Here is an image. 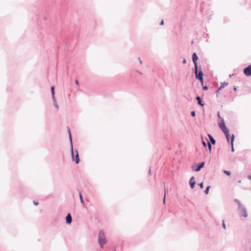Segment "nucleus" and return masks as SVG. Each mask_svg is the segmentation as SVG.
I'll list each match as a JSON object with an SVG mask.
<instances>
[{"mask_svg": "<svg viewBox=\"0 0 251 251\" xmlns=\"http://www.w3.org/2000/svg\"><path fill=\"white\" fill-rule=\"evenodd\" d=\"M183 64L186 63V59H183Z\"/></svg>", "mask_w": 251, "mask_h": 251, "instance_id": "473e14b6", "label": "nucleus"}, {"mask_svg": "<svg viewBox=\"0 0 251 251\" xmlns=\"http://www.w3.org/2000/svg\"><path fill=\"white\" fill-rule=\"evenodd\" d=\"M68 131L69 135V140L71 144V155L73 158V160H74V151H73V143H72V139L71 136V133L70 132V128L68 127Z\"/></svg>", "mask_w": 251, "mask_h": 251, "instance_id": "423d86ee", "label": "nucleus"}, {"mask_svg": "<svg viewBox=\"0 0 251 251\" xmlns=\"http://www.w3.org/2000/svg\"><path fill=\"white\" fill-rule=\"evenodd\" d=\"M202 145H203V146L204 147H206V143L205 141L202 140Z\"/></svg>", "mask_w": 251, "mask_h": 251, "instance_id": "a878e982", "label": "nucleus"}, {"mask_svg": "<svg viewBox=\"0 0 251 251\" xmlns=\"http://www.w3.org/2000/svg\"><path fill=\"white\" fill-rule=\"evenodd\" d=\"M234 141V135L232 134L230 139V144L231 146V151L234 152V145L233 143Z\"/></svg>", "mask_w": 251, "mask_h": 251, "instance_id": "f8f14e48", "label": "nucleus"}, {"mask_svg": "<svg viewBox=\"0 0 251 251\" xmlns=\"http://www.w3.org/2000/svg\"><path fill=\"white\" fill-rule=\"evenodd\" d=\"M79 198H80V200L81 203L83 204L84 203V201H83V200L82 199V196L81 192H79Z\"/></svg>", "mask_w": 251, "mask_h": 251, "instance_id": "6ab92c4d", "label": "nucleus"}, {"mask_svg": "<svg viewBox=\"0 0 251 251\" xmlns=\"http://www.w3.org/2000/svg\"><path fill=\"white\" fill-rule=\"evenodd\" d=\"M248 178L251 180V176H248Z\"/></svg>", "mask_w": 251, "mask_h": 251, "instance_id": "f704fd0d", "label": "nucleus"}, {"mask_svg": "<svg viewBox=\"0 0 251 251\" xmlns=\"http://www.w3.org/2000/svg\"><path fill=\"white\" fill-rule=\"evenodd\" d=\"M72 221V216L70 213H68L66 217V222L67 224H71Z\"/></svg>", "mask_w": 251, "mask_h": 251, "instance_id": "9b49d317", "label": "nucleus"}, {"mask_svg": "<svg viewBox=\"0 0 251 251\" xmlns=\"http://www.w3.org/2000/svg\"><path fill=\"white\" fill-rule=\"evenodd\" d=\"M149 173L151 174V170L149 171Z\"/></svg>", "mask_w": 251, "mask_h": 251, "instance_id": "4c0bfd02", "label": "nucleus"}, {"mask_svg": "<svg viewBox=\"0 0 251 251\" xmlns=\"http://www.w3.org/2000/svg\"><path fill=\"white\" fill-rule=\"evenodd\" d=\"M50 90H51L52 99L53 102V105L57 109H58V105L56 101V100H55V99L54 97V86H51Z\"/></svg>", "mask_w": 251, "mask_h": 251, "instance_id": "39448f33", "label": "nucleus"}, {"mask_svg": "<svg viewBox=\"0 0 251 251\" xmlns=\"http://www.w3.org/2000/svg\"><path fill=\"white\" fill-rule=\"evenodd\" d=\"M198 57L196 52H194L192 54V60L194 64V69L197 70V67H198L197 60Z\"/></svg>", "mask_w": 251, "mask_h": 251, "instance_id": "0eeeda50", "label": "nucleus"}, {"mask_svg": "<svg viewBox=\"0 0 251 251\" xmlns=\"http://www.w3.org/2000/svg\"><path fill=\"white\" fill-rule=\"evenodd\" d=\"M244 73L247 76L251 75V65L244 69Z\"/></svg>", "mask_w": 251, "mask_h": 251, "instance_id": "1a4fd4ad", "label": "nucleus"}, {"mask_svg": "<svg viewBox=\"0 0 251 251\" xmlns=\"http://www.w3.org/2000/svg\"><path fill=\"white\" fill-rule=\"evenodd\" d=\"M200 187H201V188L202 189L203 188V182H201V183L199 184Z\"/></svg>", "mask_w": 251, "mask_h": 251, "instance_id": "393cba45", "label": "nucleus"}, {"mask_svg": "<svg viewBox=\"0 0 251 251\" xmlns=\"http://www.w3.org/2000/svg\"><path fill=\"white\" fill-rule=\"evenodd\" d=\"M228 85V83H226V82H224L223 83H221V86H224V87Z\"/></svg>", "mask_w": 251, "mask_h": 251, "instance_id": "5701e85b", "label": "nucleus"}, {"mask_svg": "<svg viewBox=\"0 0 251 251\" xmlns=\"http://www.w3.org/2000/svg\"><path fill=\"white\" fill-rule=\"evenodd\" d=\"M238 211L239 213L241 216H244V217H247V213L246 209L244 207L243 205L238 203Z\"/></svg>", "mask_w": 251, "mask_h": 251, "instance_id": "7ed1b4c3", "label": "nucleus"}, {"mask_svg": "<svg viewBox=\"0 0 251 251\" xmlns=\"http://www.w3.org/2000/svg\"><path fill=\"white\" fill-rule=\"evenodd\" d=\"M234 75V74L230 75H229V76H230V77H231V75Z\"/></svg>", "mask_w": 251, "mask_h": 251, "instance_id": "e433bc0d", "label": "nucleus"}, {"mask_svg": "<svg viewBox=\"0 0 251 251\" xmlns=\"http://www.w3.org/2000/svg\"><path fill=\"white\" fill-rule=\"evenodd\" d=\"M204 164H205L204 162H202L199 164V165H198V166L196 168H195V167L194 166H193L192 170L193 171L199 172L201 170V169L202 168H203L204 167Z\"/></svg>", "mask_w": 251, "mask_h": 251, "instance_id": "6e6552de", "label": "nucleus"}, {"mask_svg": "<svg viewBox=\"0 0 251 251\" xmlns=\"http://www.w3.org/2000/svg\"><path fill=\"white\" fill-rule=\"evenodd\" d=\"M222 226H223V227L224 229H226V224H225V221H224V220H223Z\"/></svg>", "mask_w": 251, "mask_h": 251, "instance_id": "b1692460", "label": "nucleus"}, {"mask_svg": "<svg viewBox=\"0 0 251 251\" xmlns=\"http://www.w3.org/2000/svg\"><path fill=\"white\" fill-rule=\"evenodd\" d=\"M164 187L165 188V186H164ZM165 197H166V190L165 189V196H164V200H163L164 203H165Z\"/></svg>", "mask_w": 251, "mask_h": 251, "instance_id": "c85d7f7f", "label": "nucleus"}, {"mask_svg": "<svg viewBox=\"0 0 251 251\" xmlns=\"http://www.w3.org/2000/svg\"><path fill=\"white\" fill-rule=\"evenodd\" d=\"M33 203H34V205H38V202H36V201H33Z\"/></svg>", "mask_w": 251, "mask_h": 251, "instance_id": "c756f323", "label": "nucleus"}, {"mask_svg": "<svg viewBox=\"0 0 251 251\" xmlns=\"http://www.w3.org/2000/svg\"><path fill=\"white\" fill-rule=\"evenodd\" d=\"M189 184L191 188L193 189L194 188L195 185L196 184V181H195L194 176H192L189 181Z\"/></svg>", "mask_w": 251, "mask_h": 251, "instance_id": "9d476101", "label": "nucleus"}, {"mask_svg": "<svg viewBox=\"0 0 251 251\" xmlns=\"http://www.w3.org/2000/svg\"><path fill=\"white\" fill-rule=\"evenodd\" d=\"M233 90H234V91H235V86H234V87H233Z\"/></svg>", "mask_w": 251, "mask_h": 251, "instance_id": "c9c22d12", "label": "nucleus"}, {"mask_svg": "<svg viewBox=\"0 0 251 251\" xmlns=\"http://www.w3.org/2000/svg\"><path fill=\"white\" fill-rule=\"evenodd\" d=\"M224 88V86H221L219 88V89L217 90L216 93H219V92H220V91H221L223 88Z\"/></svg>", "mask_w": 251, "mask_h": 251, "instance_id": "412c9836", "label": "nucleus"}, {"mask_svg": "<svg viewBox=\"0 0 251 251\" xmlns=\"http://www.w3.org/2000/svg\"><path fill=\"white\" fill-rule=\"evenodd\" d=\"M225 135H226V140L228 142V143H229L230 142V134H229V131H227V132H225L224 133Z\"/></svg>", "mask_w": 251, "mask_h": 251, "instance_id": "2eb2a0df", "label": "nucleus"}, {"mask_svg": "<svg viewBox=\"0 0 251 251\" xmlns=\"http://www.w3.org/2000/svg\"><path fill=\"white\" fill-rule=\"evenodd\" d=\"M114 251H115V250H114Z\"/></svg>", "mask_w": 251, "mask_h": 251, "instance_id": "58836bf2", "label": "nucleus"}, {"mask_svg": "<svg viewBox=\"0 0 251 251\" xmlns=\"http://www.w3.org/2000/svg\"><path fill=\"white\" fill-rule=\"evenodd\" d=\"M191 115L192 117H195L196 116V112L195 111H192L191 112Z\"/></svg>", "mask_w": 251, "mask_h": 251, "instance_id": "4be33fe9", "label": "nucleus"}, {"mask_svg": "<svg viewBox=\"0 0 251 251\" xmlns=\"http://www.w3.org/2000/svg\"><path fill=\"white\" fill-rule=\"evenodd\" d=\"M219 126L224 133L227 132V131H229V129L226 126L223 118H222V122L219 124Z\"/></svg>", "mask_w": 251, "mask_h": 251, "instance_id": "20e7f679", "label": "nucleus"}, {"mask_svg": "<svg viewBox=\"0 0 251 251\" xmlns=\"http://www.w3.org/2000/svg\"><path fill=\"white\" fill-rule=\"evenodd\" d=\"M210 188V186H207L206 188V189L204 190V193L207 195L209 193V189Z\"/></svg>", "mask_w": 251, "mask_h": 251, "instance_id": "a211bd4d", "label": "nucleus"}, {"mask_svg": "<svg viewBox=\"0 0 251 251\" xmlns=\"http://www.w3.org/2000/svg\"><path fill=\"white\" fill-rule=\"evenodd\" d=\"M75 84H77V85H78V84H79L78 81L77 79H76V80H75Z\"/></svg>", "mask_w": 251, "mask_h": 251, "instance_id": "7c9ffc66", "label": "nucleus"}, {"mask_svg": "<svg viewBox=\"0 0 251 251\" xmlns=\"http://www.w3.org/2000/svg\"><path fill=\"white\" fill-rule=\"evenodd\" d=\"M206 141L207 142V144H208V149L209 150V151L211 152V149H212V146H211V143L208 141L207 139H206Z\"/></svg>", "mask_w": 251, "mask_h": 251, "instance_id": "f3484780", "label": "nucleus"}, {"mask_svg": "<svg viewBox=\"0 0 251 251\" xmlns=\"http://www.w3.org/2000/svg\"><path fill=\"white\" fill-rule=\"evenodd\" d=\"M164 23L163 20H162L161 21L160 23V25H164Z\"/></svg>", "mask_w": 251, "mask_h": 251, "instance_id": "cd10ccee", "label": "nucleus"}, {"mask_svg": "<svg viewBox=\"0 0 251 251\" xmlns=\"http://www.w3.org/2000/svg\"><path fill=\"white\" fill-rule=\"evenodd\" d=\"M224 174H225L227 176H228L231 175V172L225 170L224 171Z\"/></svg>", "mask_w": 251, "mask_h": 251, "instance_id": "aec40b11", "label": "nucleus"}, {"mask_svg": "<svg viewBox=\"0 0 251 251\" xmlns=\"http://www.w3.org/2000/svg\"><path fill=\"white\" fill-rule=\"evenodd\" d=\"M196 99L198 101V103L201 106H204V103L202 102L201 98L200 96L196 97Z\"/></svg>", "mask_w": 251, "mask_h": 251, "instance_id": "ddd939ff", "label": "nucleus"}, {"mask_svg": "<svg viewBox=\"0 0 251 251\" xmlns=\"http://www.w3.org/2000/svg\"><path fill=\"white\" fill-rule=\"evenodd\" d=\"M202 88H203V89L204 90H207L208 89V87L207 86H203Z\"/></svg>", "mask_w": 251, "mask_h": 251, "instance_id": "bb28decb", "label": "nucleus"}, {"mask_svg": "<svg viewBox=\"0 0 251 251\" xmlns=\"http://www.w3.org/2000/svg\"><path fill=\"white\" fill-rule=\"evenodd\" d=\"M208 136L209 138V139L210 140V142L211 143L213 144V145H214L216 143V141L215 140V139L213 138V137L210 135V134H208Z\"/></svg>", "mask_w": 251, "mask_h": 251, "instance_id": "dca6fc26", "label": "nucleus"}, {"mask_svg": "<svg viewBox=\"0 0 251 251\" xmlns=\"http://www.w3.org/2000/svg\"><path fill=\"white\" fill-rule=\"evenodd\" d=\"M138 59H139V62H140V64H142V61H141V60H140V58H138Z\"/></svg>", "mask_w": 251, "mask_h": 251, "instance_id": "72a5a7b5", "label": "nucleus"}, {"mask_svg": "<svg viewBox=\"0 0 251 251\" xmlns=\"http://www.w3.org/2000/svg\"><path fill=\"white\" fill-rule=\"evenodd\" d=\"M98 241L99 243L101 246V248H103V245L106 243V239L105 238L104 233L103 230H100L99 232Z\"/></svg>", "mask_w": 251, "mask_h": 251, "instance_id": "f257e3e1", "label": "nucleus"}, {"mask_svg": "<svg viewBox=\"0 0 251 251\" xmlns=\"http://www.w3.org/2000/svg\"><path fill=\"white\" fill-rule=\"evenodd\" d=\"M218 117H219L220 119H221L222 120V118H221V116H220V114H219V113H218Z\"/></svg>", "mask_w": 251, "mask_h": 251, "instance_id": "2f4dec72", "label": "nucleus"}, {"mask_svg": "<svg viewBox=\"0 0 251 251\" xmlns=\"http://www.w3.org/2000/svg\"><path fill=\"white\" fill-rule=\"evenodd\" d=\"M195 74L196 75V78L199 80L202 84H203V74L201 70H200L199 73H198V68L197 67V70L195 69Z\"/></svg>", "mask_w": 251, "mask_h": 251, "instance_id": "f03ea898", "label": "nucleus"}, {"mask_svg": "<svg viewBox=\"0 0 251 251\" xmlns=\"http://www.w3.org/2000/svg\"><path fill=\"white\" fill-rule=\"evenodd\" d=\"M75 152H76V155H75V162L76 164H78L79 163L80 160H79L78 153L77 151H75Z\"/></svg>", "mask_w": 251, "mask_h": 251, "instance_id": "4468645a", "label": "nucleus"}]
</instances>
